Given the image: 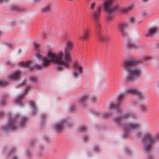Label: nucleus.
Wrapping results in <instances>:
<instances>
[{"label":"nucleus","instance_id":"obj_13","mask_svg":"<svg viewBox=\"0 0 159 159\" xmlns=\"http://www.w3.org/2000/svg\"><path fill=\"white\" fill-rule=\"evenodd\" d=\"M15 121L16 119L15 118L11 119L5 126L6 130L9 131L15 129L16 128Z\"/></svg>","mask_w":159,"mask_h":159},{"label":"nucleus","instance_id":"obj_18","mask_svg":"<svg viewBox=\"0 0 159 159\" xmlns=\"http://www.w3.org/2000/svg\"><path fill=\"white\" fill-rule=\"evenodd\" d=\"M120 104H113L112 105H110L109 107V108L110 109L114 108L116 109V112L118 114L121 113L123 112V110L119 107Z\"/></svg>","mask_w":159,"mask_h":159},{"label":"nucleus","instance_id":"obj_14","mask_svg":"<svg viewBox=\"0 0 159 159\" xmlns=\"http://www.w3.org/2000/svg\"><path fill=\"white\" fill-rule=\"evenodd\" d=\"M126 93L133 94H136L139 97L142 98L143 96V94L137 89L134 88H130L126 89L125 90Z\"/></svg>","mask_w":159,"mask_h":159},{"label":"nucleus","instance_id":"obj_22","mask_svg":"<svg viewBox=\"0 0 159 159\" xmlns=\"http://www.w3.org/2000/svg\"><path fill=\"white\" fill-rule=\"evenodd\" d=\"M25 95V93H23L17 97L15 101V102L16 104L20 105L21 102L22 100L24 98Z\"/></svg>","mask_w":159,"mask_h":159},{"label":"nucleus","instance_id":"obj_19","mask_svg":"<svg viewBox=\"0 0 159 159\" xmlns=\"http://www.w3.org/2000/svg\"><path fill=\"white\" fill-rule=\"evenodd\" d=\"M157 31L158 30L157 28L155 27L151 28L148 29V32L145 35L147 37H151L157 33Z\"/></svg>","mask_w":159,"mask_h":159},{"label":"nucleus","instance_id":"obj_27","mask_svg":"<svg viewBox=\"0 0 159 159\" xmlns=\"http://www.w3.org/2000/svg\"><path fill=\"white\" fill-rule=\"evenodd\" d=\"M28 118L26 116H23L22 117L21 121L20 122V125L22 127H23L25 124Z\"/></svg>","mask_w":159,"mask_h":159},{"label":"nucleus","instance_id":"obj_45","mask_svg":"<svg viewBox=\"0 0 159 159\" xmlns=\"http://www.w3.org/2000/svg\"><path fill=\"white\" fill-rule=\"evenodd\" d=\"M30 87V86H28L26 88V89H25V91L26 92H27L28 89H29V88Z\"/></svg>","mask_w":159,"mask_h":159},{"label":"nucleus","instance_id":"obj_9","mask_svg":"<svg viewBox=\"0 0 159 159\" xmlns=\"http://www.w3.org/2000/svg\"><path fill=\"white\" fill-rule=\"evenodd\" d=\"M74 70L73 72V76L74 78H77L79 75L82 72L83 67L78 62H75L74 64Z\"/></svg>","mask_w":159,"mask_h":159},{"label":"nucleus","instance_id":"obj_26","mask_svg":"<svg viewBox=\"0 0 159 159\" xmlns=\"http://www.w3.org/2000/svg\"><path fill=\"white\" fill-rule=\"evenodd\" d=\"M123 120L121 118V116L120 117H116L115 118L113 119V122L116 124H120L121 122Z\"/></svg>","mask_w":159,"mask_h":159},{"label":"nucleus","instance_id":"obj_23","mask_svg":"<svg viewBox=\"0 0 159 159\" xmlns=\"http://www.w3.org/2000/svg\"><path fill=\"white\" fill-rule=\"evenodd\" d=\"M148 109V107L144 104H141L139 106V110L142 113H146Z\"/></svg>","mask_w":159,"mask_h":159},{"label":"nucleus","instance_id":"obj_2","mask_svg":"<svg viewBox=\"0 0 159 159\" xmlns=\"http://www.w3.org/2000/svg\"><path fill=\"white\" fill-rule=\"evenodd\" d=\"M139 62V61L136 60H130L123 61V67L127 72V75L126 77L127 82H135L141 76L142 71L141 68L132 67V66L136 65Z\"/></svg>","mask_w":159,"mask_h":159},{"label":"nucleus","instance_id":"obj_33","mask_svg":"<svg viewBox=\"0 0 159 159\" xmlns=\"http://www.w3.org/2000/svg\"><path fill=\"white\" fill-rule=\"evenodd\" d=\"M135 18L133 17H130L129 19V23H133L135 22Z\"/></svg>","mask_w":159,"mask_h":159},{"label":"nucleus","instance_id":"obj_17","mask_svg":"<svg viewBox=\"0 0 159 159\" xmlns=\"http://www.w3.org/2000/svg\"><path fill=\"white\" fill-rule=\"evenodd\" d=\"M136 117L135 115L130 112H128L121 116V118L123 120H126L129 118H135Z\"/></svg>","mask_w":159,"mask_h":159},{"label":"nucleus","instance_id":"obj_37","mask_svg":"<svg viewBox=\"0 0 159 159\" xmlns=\"http://www.w3.org/2000/svg\"><path fill=\"white\" fill-rule=\"evenodd\" d=\"M0 103L1 105H4L6 103V101L4 99H2V100L1 102Z\"/></svg>","mask_w":159,"mask_h":159},{"label":"nucleus","instance_id":"obj_38","mask_svg":"<svg viewBox=\"0 0 159 159\" xmlns=\"http://www.w3.org/2000/svg\"><path fill=\"white\" fill-rule=\"evenodd\" d=\"M137 136L138 138L140 139L142 137L141 134L139 132L137 134Z\"/></svg>","mask_w":159,"mask_h":159},{"label":"nucleus","instance_id":"obj_1","mask_svg":"<svg viewBox=\"0 0 159 159\" xmlns=\"http://www.w3.org/2000/svg\"><path fill=\"white\" fill-rule=\"evenodd\" d=\"M48 59L46 57H43L41 55L39 54L37 56L41 62V64H37L36 65L34 64L32 61H28L26 62H22L20 65L21 67H26L31 69L33 67L39 69L42 68L43 67L49 66L52 62H54L58 64L56 67L57 70L59 71L63 70L69 67V65H66L65 62H66L65 59H63L64 53L63 52H60L57 54L49 51L47 54Z\"/></svg>","mask_w":159,"mask_h":159},{"label":"nucleus","instance_id":"obj_16","mask_svg":"<svg viewBox=\"0 0 159 159\" xmlns=\"http://www.w3.org/2000/svg\"><path fill=\"white\" fill-rule=\"evenodd\" d=\"M21 72L19 70H17L13 72L10 76V79L12 80H16L20 78Z\"/></svg>","mask_w":159,"mask_h":159},{"label":"nucleus","instance_id":"obj_4","mask_svg":"<svg viewBox=\"0 0 159 159\" xmlns=\"http://www.w3.org/2000/svg\"><path fill=\"white\" fill-rule=\"evenodd\" d=\"M113 1V0H105L103 5L104 9L108 13L106 17V20L107 22L111 21L113 18L111 14L115 10V8L112 5Z\"/></svg>","mask_w":159,"mask_h":159},{"label":"nucleus","instance_id":"obj_8","mask_svg":"<svg viewBox=\"0 0 159 159\" xmlns=\"http://www.w3.org/2000/svg\"><path fill=\"white\" fill-rule=\"evenodd\" d=\"M141 125L138 122L130 123L128 126H125L124 128V133L125 134H129L131 131L134 129H138L140 128Z\"/></svg>","mask_w":159,"mask_h":159},{"label":"nucleus","instance_id":"obj_42","mask_svg":"<svg viewBox=\"0 0 159 159\" xmlns=\"http://www.w3.org/2000/svg\"><path fill=\"white\" fill-rule=\"evenodd\" d=\"M39 45L38 44L35 43L34 45V47L35 48H37L39 47Z\"/></svg>","mask_w":159,"mask_h":159},{"label":"nucleus","instance_id":"obj_40","mask_svg":"<svg viewBox=\"0 0 159 159\" xmlns=\"http://www.w3.org/2000/svg\"><path fill=\"white\" fill-rule=\"evenodd\" d=\"M94 149L95 150L97 151L99 150V148L98 146H95L94 147Z\"/></svg>","mask_w":159,"mask_h":159},{"label":"nucleus","instance_id":"obj_6","mask_svg":"<svg viewBox=\"0 0 159 159\" xmlns=\"http://www.w3.org/2000/svg\"><path fill=\"white\" fill-rule=\"evenodd\" d=\"M90 97L91 101L92 103L96 102L97 99V97L94 95H91L90 93H87L81 97L79 100V103L80 105H83L88 100L89 98Z\"/></svg>","mask_w":159,"mask_h":159},{"label":"nucleus","instance_id":"obj_10","mask_svg":"<svg viewBox=\"0 0 159 159\" xmlns=\"http://www.w3.org/2000/svg\"><path fill=\"white\" fill-rule=\"evenodd\" d=\"M96 2L95 1H92L89 4V9L90 11V13L91 14L92 17L94 14H98L99 15H100L102 9V7L101 6H99L97 8L96 10L94 11L95 7Z\"/></svg>","mask_w":159,"mask_h":159},{"label":"nucleus","instance_id":"obj_12","mask_svg":"<svg viewBox=\"0 0 159 159\" xmlns=\"http://www.w3.org/2000/svg\"><path fill=\"white\" fill-rule=\"evenodd\" d=\"M66 121L64 120H61L56 123L53 125V128L57 132H61L63 131Z\"/></svg>","mask_w":159,"mask_h":159},{"label":"nucleus","instance_id":"obj_34","mask_svg":"<svg viewBox=\"0 0 159 159\" xmlns=\"http://www.w3.org/2000/svg\"><path fill=\"white\" fill-rule=\"evenodd\" d=\"M31 105L32 108H33V111H35V110L36 109V107L35 103L34 102L32 103L31 104Z\"/></svg>","mask_w":159,"mask_h":159},{"label":"nucleus","instance_id":"obj_49","mask_svg":"<svg viewBox=\"0 0 159 159\" xmlns=\"http://www.w3.org/2000/svg\"><path fill=\"white\" fill-rule=\"evenodd\" d=\"M158 47L159 48V43L158 44Z\"/></svg>","mask_w":159,"mask_h":159},{"label":"nucleus","instance_id":"obj_50","mask_svg":"<svg viewBox=\"0 0 159 159\" xmlns=\"http://www.w3.org/2000/svg\"><path fill=\"white\" fill-rule=\"evenodd\" d=\"M128 152H130V150H128Z\"/></svg>","mask_w":159,"mask_h":159},{"label":"nucleus","instance_id":"obj_31","mask_svg":"<svg viewBox=\"0 0 159 159\" xmlns=\"http://www.w3.org/2000/svg\"><path fill=\"white\" fill-rule=\"evenodd\" d=\"M141 15L144 18H146L148 16V13L147 12L145 11H143L142 12Z\"/></svg>","mask_w":159,"mask_h":159},{"label":"nucleus","instance_id":"obj_39","mask_svg":"<svg viewBox=\"0 0 159 159\" xmlns=\"http://www.w3.org/2000/svg\"><path fill=\"white\" fill-rule=\"evenodd\" d=\"M103 115L104 116H108L110 115V114L108 112H106Z\"/></svg>","mask_w":159,"mask_h":159},{"label":"nucleus","instance_id":"obj_29","mask_svg":"<svg viewBox=\"0 0 159 159\" xmlns=\"http://www.w3.org/2000/svg\"><path fill=\"white\" fill-rule=\"evenodd\" d=\"M79 129L80 131L84 132L87 130V128L85 125H81Z\"/></svg>","mask_w":159,"mask_h":159},{"label":"nucleus","instance_id":"obj_30","mask_svg":"<svg viewBox=\"0 0 159 159\" xmlns=\"http://www.w3.org/2000/svg\"><path fill=\"white\" fill-rule=\"evenodd\" d=\"M8 83L7 82L0 81V86L4 87L7 85Z\"/></svg>","mask_w":159,"mask_h":159},{"label":"nucleus","instance_id":"obj_36","mask_svg":"<svg viewBox=\"0 0 159 159\" xmlns=\"http://www.w3.org/2000/svg\"><path fill=\"white\" fill-rule=\"evenodd\" d=\"M147 159H153L154 157L152 155L148 154L147 155Z\"/></svg>","mask_w":159,"mask_h":159},{"label":"nucleus","instance_id":"obj_41","mask_svg":"<svg viewBox=\"0 0 159 159\" xmlns=\"http://www.w3.org/2000/svg\"><path fill=\"white\" fill-rule=\"evenodd\" d=\"M46 116L44 114H43L41 116V118L42 120H43L46 117Z\"/></svg>","mask_w":159,"mask_h":159},{"label":"nucleus","instance_id":"obj_24","mask_svg":"<svg viewBox=\"0 0 159 159\" xmlns=\"http://www.w3.org/2000/svg\"><path fill=\"white\" fill-rule=\"evenodd\" d=\"M89 34V33L86 30H83L82 36L81 37L82 40H84V39L86 40L88 39Z\"/></svg>","mask_w":159,"mask_h":159},{"label":"nucleus","instance_id":"obj_20","mask_svg":"<svg viewBox=\"0 0 159 159\" xmlns=\"http://www.w3.org/2000/svg\"><path fill=\"white\" fill-rule=\"evenodd\" d=\"M98 38L99 41L104 43L108 40V38L106 36H104L101 33L98 34Z\"/></svg>","mask_w":159,"mask_h":159},{"label":"nucleus","instance_id":"obj_25","mask_svg":"<svg viewBox=\"0 0 159 159\" xmlns=\"http://www.w3.org/2000/svg\"><path fill=\"white\" fill-rule=\"evenodd\" d=\"M125 46L128 48H134L136 47V45L131 41H128L126 42Z\"/></svg>","mask_w":159,"mask_h":159},{"label":"nucleus","instance_id":"obj_21","mask_svg":"<svg viewBox=\"0 0 159 159\" xmlns=\"http://www.w3.org/2000/svg\"><path fill=\"white\" fill-rule=\"evenodd\" d=\"M125 96V93L124 92H120L117 96V102L118 104H120L123 98Z\"/></svg>","mask_w":159,"mask_h":159},{"label":"nucleus","instance_id":"obj_5","mask_svg":"<svg viewBox=\"0 0 159 159\" xmlns=\"http://www.w3.org/2000/svg\"><path fill=\"white\" fill-rule=\"evenodd\" d=\"M73 46V42L70 41H68L67 42L64 53V59L66 61V62H65L66 65H69L70 66V63L71 61V56L70 54V52L71 51Z\"/></svg>","mask_w":159,"mask_h":159},{"label":"nucleus","instance_id":"obj_15","mask_svg":"<svg viewBox=\"0 0 159 159\" xmlns=\"http://www.w3.org/2000/svg\"><path fill=\"white\" fill-rule=\"evenodd\" d=\"M134 3H131L129 6L120 7L119 9V11L122 13H127L132 10L134 7Z\"/></svg>","mask_w":159,"mask_h":159},{"label":"nucleus","instance_id":"obj_28","mask_svg":"<svg viewBox=\"0 0 159 159\" xmlns=\"http://www.w3.org/2000/svg\"><path fill=\"white\" fill-rule=\"evenodd\" d=\"M51 7V5L50 4H49L46 5L44 7L42 8V10L44 12H46L49 11L50 10Z\"/></svg>","mask_w":159,"mask_h":159},{"label":"nucleus","instance_id":"obj_11","mask_svg":"<svg viewBox=\"0 0 159 159\" xmlns=\"http://www.w3.org/2000/svg\"><path fill=\"white\" fill-rule=\"evenodd\" d=\"M100 15L98 14H94L92 18L94 20V26L95 29L98 33H100V31L102 28L101 25L99 21Z\"/></svg>","mask_w":159,"mask_h":159},{"label":"nucleus","instance_id":"obj_32","mask_svg":"<svg viewBox=\"0 0 159 159\" xmlns=\"http://www.w3.org/2000/svg\"><path fill=\"white\" fill-rule=\"evenodd\" d=\"M38 80V78L34 76H33L31 77L30 80L32 82H36Z\"/></svg>","mask_w":159,"mask_h":159},{"label":"nucleus","instance_id":"obj_43","mask_svg":"<svg viewBox=\"0 0 159 159\" xmlns=\"http://www.w3.org/2000/svg\"><path fill=\"white\" fill-rule=\"evenodd\" d=\"M75 109V107H72L71 108H70V110L72 111H74Z\"/></svg>","mask_w":159,"mask_h":159},{"label":"nucleus","instance_id":"obj_46","mask_svg":"<svg viewBox=\"0 0 159 159\" xmlns=\"http://www.w3.org/2000/svg\"><path fill=\"white\" fill-rule=\"evenodd\" d=\"M148 0H142L143 2H146L147 1H148Z\"/></svg>","mask_w":159,"mask_h":159},{"label":"nucleus","instance_id":"obj_3","mask_svg":"<svg viewBox=\"0 0 159 159\" xmlns=\"http://www.w3.org/2000/svg\"><path fill=\"white\" fill-rule=\"evenodd\" d=\"M144 139L145 142L144 150L146 152L148 153L151 151L154 143L159 140V135L153 136L151 133L148 132L144 135Z\"/></svg>","mask_w":159,"mask_h":159},{"label":"nucleus","instance_id":"obj_35","mask_svg":"<svg viewBox=\"0 0 159 159\" xmlns=\"http://www.w3.org/2000/svg\"><path fill=\"white\" fill-rule=\"evenodd\" d=\"M152 59V57H150L146 56L143 57V60L144 61L149 60Z\"/></svg>","mask_w":159,"mask_h":159},{"label":"nucleus","instance_id":"obj_48","mask_svg":"<svg viewBox=\"0 0 159 159\" xmlns=\"http://www.w3.org/2000/svg\"><path fill=\"white\" fill-rule=\"evenodd\" d=\"M69 1H72L73 0H68Z\"/></svg>","mask_w":159,"mask_h":159},{"label":"nucleus","instance_id":"obj_7","mask_svg":"<svg viewBox=\"0 0 159 159\" xmlns=\"http://www.w3.org/2000/svg\"><path fill=\"white\" fill-rule=\"evenodd\" d=\"M128 26V23L124 22L119 24L118 27L119 32L124 38L127 37L129 36V33L127 30Z\"/></svg>","mask_w":159,"mask_h":159},{"label":"nucleus","instance_id":"obj_47","mask_svg":"<svg viewBox=\"0 0 159 159\" xmlns=\"http://www.w3.org/2000/svg\"><path fill=\"white\" fill-rule=\"evenodd\" d=\"M12 159H18V158L17 157H14Z\"/></svg>","mask_w":159,"mask_h":159},{"label":"nucleus","instance_id":"obj_44","mask_svg":"<svg viewBox=\"0 0 159 159\" xmlns=\"http://www.w3.org/2000/svg\"><path fill=\"white\" fill-rule=\"evenodd\" d=\"M88 138V136H85L84 137V139L85 141L87 140V139Z\"/></svg>","mask_w":159,"mask_h":159}]
</instances>
